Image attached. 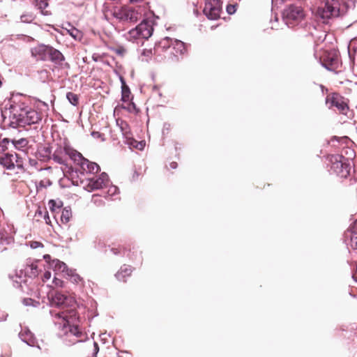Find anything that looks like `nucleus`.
I'll use <instances>...</instances> for the list:
<instances>
[{
    "label": "nucleus",
    "mask_w": 357,
    "mask_h": 357,
    "mask_svg": "<svg viewBox=\"0 0 357 357\" xmlns=\"http://www.w3.org/2000/svg\"><path fill=\"white\" fill-rule=\"evenodd\" d=\"M354 5L355 0H326L324 6L319 7L316 14L325 22L331 17L343 15Z\"/></svg>",
    "instance_id": "obj_1"
},
{
    "label": "nucleus",
    "mask_w": 357,
    "mask_h": 357,
    "mask_svg": "<svg viewBox=\"0 0 357 357\" xmlns=\"http://www.w3.org/2000/svg\"><path fill=\"white\" fill-rule=\"evenodd\" d=\"M11 112L15 121L8 123L10 127L16 128L17 126L24 127L26 125L38 123L42 116L37 111L31 109L23 105H16L11 107Z\"/></svg>",
    "instance_id": "obj_2"
},
{
    "label": "nucleus",
    "mask_w": 357,
    "mask_h": 357,
    "mask_svg": "<svg viewBox=\"0 0 357 357\" xmlns=\"http://www.w3.org/2000/svg\"><path fill=\"white\" fill-rule=\"evenodd\" d=\"M50 313L53 317L61 319V323L56 322L55 324H58L59 327L62 326V333L60 334L61 335L73 337V339L69 340L70 344L82 342L86 338V334L83 333L78 326L69 324V321L67 319L68 317L64 312H54L50 311Z\"/></svg>",
    "instance_id": "obj_3"
},
{
    "label": "nucleus",
    "mask_w": 357,
    "mask_h": 357,
    "mask_svg": "<svg viewBox=\"0 0 357 357\" xmlns=\"http://www.w3.org/2000/svg\"><path fill=\"white\" fill-rule=\"evenodd\" d=\"M113 16L120 22L135 23L142 16L141 9L124 6L115 8L112 12Z\"/></svg>",
    "instance_id": "obj_4"
},
{
    "label": "nucleus",
    "mask_w": 357,
    "mask_h": 357,
    "mask_svg": "<svg viewBox=\"0 0 357 357\" xmlns=\"http://www.w3.org/2000/svg\"><path fill=\"white\" fill-rule=\"evenodd\" d=\"M303 17V8L294 4L287 6L282 12V19L288 26H294L295 23L301 21Z\"/></svg>",
    "instance_id": "obj_5"
},
{
    "label": "nucleus",
    "mask_w": 357,
    "mask_h": 357,
    "mask_svg": "<svg viewBox=\"0 0 357 357\" xmlns=\"http://www.w3.org/2000/svg\"><path fill=\"white\" fill-rule=\"evenodd\" d=\"M153 28L151 20H144L135 29L128 32L130 38L133 39L144 38L148 39L153 34Z\"/></svg>",
    "instance_id": "obj_6"
},
{
    "label": "nucleus",
    "mask_w": 357,
    "mask_h": 357,
    "mask_svg": "<svg viewBox=\"0 0 357 357\" xmlns=\"http://www.w3.org/2000/svg\"><path fill=\"white\" fill-rule=\"evenodd\" d=\"M332 170L338 176L346 178L350 172V165L347 163V159L342 155H332L330 159Z\"/></svg>",
    "instance_id": "obj_7"
},
{
    "label": "nucleus",
    "mask_w": 357,
    "mask_h": 357,
    "mask_svg": "<svg viewBox=\"0 0 357 357\" xmlns=\"http://www.w3.org/2000/svg\"><path fill=\"white\" fill-rule=\"evenodd\" d=\"M51 306L58 307H73L75 304V298L63 294L61 292H55L50 297Z\"/></svg>",
    "instance_id": "obj_8"
},
{
    "label": "nucleus",
    "mask_w": 357,
    "mask_h": 357,
    "mask_svg": "<svg viewBox=\"0 0 357 357\" xmlns=\"http://www.w3.org/2000/svg\"><path fill=\"white\" fill-rule=\"evenodd\" d=\"M221 10L220 0H206L203 12L208 19L217 20L220 16Z\"/></svg>",
    "instance_id": "obj_9"
},
{
    "label": "nucleus",
    "mask_w": 357,
    "mask_h": 357,
    "mask_svg": "<svg viewBox=\"0 0 357 357\" xmlns=\"http://www.w3.org/2000/svg\"><path fill=\"white\" fill-rule=\"evenodd\" d=\"M50 46L40 44L31 50V56L37 60L47 61L49 59Z\"/></svg>",
    "instance_id": "obj_10"
},
{
    "label": "nucleus",
    "mask_w": 357,
    "mask_h": 357,
    "mask_svg": "<svg viewBox=\"0 0 357 357\" xmlns=\"http://www.w3.org/2000/svg\"><path fill=\"white\" fill-rule=\"evenodd\" d=\"M108 183V175L103 172L100 175L98 178H90L89 180L87 187L89 188V190H98L102 188L104 186H106Z\"/></svg>",
    "instance_id": "obj_11"
},
{
    "label": "nucleus",
    "mask_w": 357,
    "mask_h": 357,
    "mask_svg": "<svg viewBox=\"0 0 357 357\" xmlns=\"http://www.w3.org/2000/svg\"><path fill=\"white\" fill-rule=\"evenodd\" d=\"M16 159V153H5L0 155V164L7 169H13L14 160Z\"/></svg>",
    "instance_id": "obj_12"
},
{
    "label": "nucleus",
    "mask_w": 357,
    "mask_h": 357,
    "mask_svg": "<svg viewBox=\"0 0 357 357\" xmlns=\"http://www.w3.org/2000/svg\"><path fill=\"white\" fill-rule=\"evenodd\" d=\"M80 166L83 171L89 174H96L100 170V168L98 164L96 162H90L86 158H84V160L82 161Z\"/></svg>",
    "instance_id": "obj_13"
},
{
    "label": "nucleus",
    "mask_w": 357,
    "mask_h": 357,
    "mask_svg": "<svg viewBox=\"0 0 357 357\" xmlns=\"http://www.w3.org/2000/svg\"><path fill=\"white\" fill-rule=\"evenodd\" d=\"M23 276V271H16L14 274H9L8 278L12 281L13 285L15 288L22 287V282H26V280Z\"/></svg>",
    "instance_id": "obj_14"
},
{
    "label": "nucleus",
    "mask_w": 357,
    "mask_h": 357,
    "mask_svg": "<svg viewBox=\"0 0 357 357\" xmlns=\"http://www.w3.org/2000/svg\"><path fill=\"white\" fill-rule=\"evenodd\" d=\"M346 236L350 238V245L357 250V220L354 222V225L346 233Z\"/></svg>",
    "instance_id": "obj_15"
},
{
    "label": "nucleus",
    "mask_w": 357,
    "mask_h": 357,
    "mask_svg": "<svg viewBox=\"0 0 357 357\" xmlns=\"http://www.w3.org/2000/svg\"><path fill=\"white\" fill-rule=\"evenodd\" d=\"M19 336L21 338V340L23 342H26L28 345H34L35 337H33V333L29 331V329L26 328H22L19 333Z\"/></svg>",
    "instance_id": "obj_16"
},
{
    "label": "nucleus",
    "mask_w": 357,
    "mask_h": 357,
    "mask_svg": "<svg viewBox=\"0 0 357 357\" xmlns=\"http://www.w3.org/2000/svg\"><path fill=\"white\" fill-rule=\"evenodd\" d=\"M116 125L121 130L122 135L124 136L125 138H126L128 141L133 140L129 126L127 123V122L121 119H117Z\"/></svg>",
    "instance_id": "obj_17"
},
{
    "label": "nucleus",
    "mask_w": 357,
    "mask_h": 357,
    "mask_svg": "<svg viewBox=\"0 0 357 357\" xmlns=\"http://www.w3.org/2000/svg\"><path fill=\"white\" fill-rule=\"evenodd\" d=\"M64 151L66 154L69 155L72 160H73L75 162H77L79 165H81L82 161L84 160V158L79 152L69 146H65Z\"/></svg>",
    "instance_id": "obj_18"
},
{
    "label": "nucleus",
    "mask_w": 357,
    "mask_h": 357,
    "mask_svg": "<svg viewBox=\"0 0 357 357\" xmlns=\"http://www.w3.org/2000/svg\"><path fill=\"white\" fill-rule=\"evenodd\" d=\"M49 59L52 62L56 63H60L61 61L64 60V56L62 53L58 50L54 49V47L50 46V52H49Z\"/></svg>",
    "instance_id": "obj_19"
},
{
    "label": "nucleus",
    "mask_w": 357,
    "mask_h": 357,
    "mask_svg": "<svg viewBox=\"0 0 357 357\" xmlns=\"http://www.w3.org/2000/svg\"><path fill=\"white\" fill-rule=\"evenodd\" d=\"M50 266L56 272V274H58L59 273H66L67 274L70 271L67 268V266L65 263L58 259L53 260L51 262Z\"/></svg>",
    "instance_id": "obj_20"
},
{
    "label": "nucleus",
    "mask_w": 357,
    "mask_h": 357,
    "mask_svg": "<svg viewBox=\"0 0 357 357\" xmlns=\"http://www.w3.org/2000/svg\"><path fill=\"white\" fill-rule=\"evenodd\" d=\"M331 106H334L342 114H346L349 110V107L342 100L338 98H333L331 101Z\"/></svg>",
    "instance_id": "obj_21"
},
{
    "label": "nucleus",
    "mask_w": 357,
    "mask_h": 357,
    "mask_svg": "<svg viewBox=\"0 0 357 357\" xmlns=\"http://www.w3.org/2000/svg\"><path fill=\"white\" fill-rule=\"evenodd\" d=\"M24 277L28 276L29 278H36L38 274V266L36 262H32L29 264H26L24 270Z\"/></svg>",
    "instance_id": "obj_22"
},
{
    "label": "nucleus",
    "mask_w": 357,
    "mask_h": 357,
    "mask_svg": "<svg viewBox=\"0 0 357 357\" xmlns=\"http://www.w3.org/2000/svg\"><path fill=\"white\" fill-rule=\"evenodd\" d=\"M131 273V267L130 266L123 265L115 275L118 280L124 281L126 277L130 275Z\"/></svg>",
    "instance_id": "obj_23"
},
{
    "label": "nucleus",
    "mask_w": 357,
    "mask_h": 357,
    "mask_svg": "<svg viewBox=\"0 0 357 357\" xmlns=\"http://www.w3.org/2000/svg\"><path fill=\"white\" fill-rule=\"evenodd\" d=\"M172 45L176 54H183L186 52L185 44L181 40L174 39Z\"/></svg>",
    "instance_id": "obj_24"
},
{
    "label": "nucleus",
    "mask_w": 357,
    "mask_h": 357,
    "mask_svg": "<svg viewBox=\"0 0 357 357\" xmlns=\"http://www.w3.org/2000/svg\"><path fill=\"white\" fill-rule=\"evenodd\" d=\"M36 6L44 15H50V13L46 10L48 6V0H35Z\"/></svg>",
    "instance_id": "obj_25"
},
{
    "label": "nucleus",
    "mask_w": 357,
    "mask_h": 357,
    "mask_svg": "<svg viewBox=\"0 0 357 357\" xmlns=\"http://www.w3.org/2000/svg\"><path fill=\"white\" fill-rule=\"evenodd\" d=\"M172 41H174V39L166 37L159 42L158 46L162 50H166L172 46Z\"/></svg>",
    "instance_id": "obj_26"
},
{
    "label": "nucleus",
    "mask_w": 357,
    "mask_h": 357,
    "mask_svg": "<svg viewBox=\"0 0 357 357\" xmlns=\"http://www.w3.org/2000/svg\"><path fill=\"white\" fill-rule=\"evenodd\" d=\"M66 98L73 105L76 106L78 105L79 97L77 94L73 92H68L66 94Z\"/></svg>",
    "instance_id": "obj_27"
},
{
    "label": "nucleus",
    "mask_w": 357,
    "mask_h": 357,
    "mask_svg": "<svg viewBox=\"0 0 357 357\" xmlns=\"http://www.w3.org/2000/svg\"><path fill=\"white\" fill-rule=\"evenodd\" d=\"M121 82L123 84V85H122V100L128 101L129 100V96H130V89L127 86H126L125 82L122 78H121Z\"/></svg>",
    "instance_id": "obj_28"
},
{
    "label": "nucleus",
    "mask_w": 357,
    "mask_h": 357,
    "mask_svg": "<svg viewBox=\"0 0 357 357\" xmlns=\"http://www.w3.org/2000/svg\"><path fill=\"white\" fill-rule=\"evenodd\" d=\"M68 33L75 40H80L82 36V33L75 27L68 29Z\"/></svg>",
    "instance_id": "obj_29"
},
{
    "label": "nucleus",
    "mask_w": 357,
    "mask_h": 357,
    "mask_svg": "<svg viewBox=\"0 0 357 357\" xmlns=\"http://www.w3.org/2000/svg\"><path fill=\"white\" fill-rule=\"evenodd\" d=\"M67 275L70 277V280L74 283H79L82 280L81 277L78 274L74 273L72 270L68 271Z\"/></svg>",
    "instance_id": "obj_30"
},
{
    "label": "nucleus",
    "mask_w": 357,
    "mask_h": 357,
    "mask_svg": "<svg viewBox=\"0 0 357 357\" xmlns=\"http://www.w3.org/2000/svg\"><path fill=\"white\" fill-rule=\"evenodd\" d=\"M34 15L32 13H27L21 15L20 19L22 22L30 23L34 20Z\"/></svg>",
    "instance_id": "obj_31"
},
{
    "label": "nucleus",
    "mask_w": 357,
    "mask_h": 357,
    "mask_svg": "<svg viewBox=\"0 0 357 357\" xmlns=\"http://www.w3.org/2000/svg\"><path fill=\"white\" fill-rule=\"evenodd\" d=\"M13 143L16 147H25L28 144V141L24 138H22L19 140H13Z\"/></svg>",
    "instance_id": "obj_32"
},
{
    "label": "nucleus",
    "mask_w": 357,
    "mask_h": 357,
    "mask_svg": "<svg viewBox=\"0 0 357 357\" xmlns=\"http://www.w3.org/2000/svg\"><path fill=\"white\" fill-rule=\"evenodd\" d=\"M17 167L18 169H22L23 167V162L21 158L16 153V159L14 160L13 169Z\"/></svg>",
    "instance_id": "obj_33"
},
{
    "label": "nucleus",
    "mask_w": 357,
    "mask_h": 357,
    "mask_svg": "<svg viewBox=\"0 0 357 357\" xmlns=\"http://www.w3.org/2000/svg\"><path fill=\"white\" fill-rule=\"evenodd\" d=\"M22 303L26 306H36V304H38V302L30 298H24Z\"/></svg>",
    "instance_id": "obj_34"
},
{
    "label": "nucleus",
    "mask_w": 357,
    "mask_h": 357,
    "mask_svg": "<svg viewBox=\"0 0 357 357\" xmlns=\"http://www.w3.org/2000/svg\"><path fill=\"white\" fill-rule=\"evenodd\" d=\"M52 158H53V160H54L56 162H57V163H59V164H61V165H64V164H65V161H64V160H63L61 156H59V155L56 153V152H54V153L53 154Z\"/></svg>",
    "instance_id": "obj_35"
},
{
    "label": "nucleus",
    "mask_w": 357,
    "mask_h": 357,
    "mask_svg": "<svg viewBox=\"0 0 357 357\" xmlns=\"http://www.w3.org/2000/svg\"><path fill=\"white\" fill-rule=\"evenodd\" d=\"M70 213L68 210L63 211L61 214V220L65 222H68L70 219Z\"/></svg>",
    "instance_id": "obj_36"
},
{
    "label": "nucleus",
    "mask_w": 357,
    "mask_h": 357,
    "mask_svg": "<svg viewBox=\"0 0 357 357\" xmlns=\"http://www.w3.org/2000/svg\"><path fill=\"white\" fill-rule=\"evenodd\" d=\"M91 136L96 139H100L101 141H104L105 140V138L103 137V135L101 134L100 132H97V131H93L91 132Z\"/></svg>",
    "instance_id": "obj_37"
},
{
    "label": "nucleus",
    "mask_w": 357,
    "mask_h": 357,
    "mask_svg": "<svg viewBox=\"0 0 357 357\" xmlns=\"http://www.w3.org/2000/svg\"><path fill=\"white\" fill-rule=\"evenodd\" d=\"M117 192H118V188L115 185H111L108 189L107 193L109 195L112 196V195L116 194Z\"/></svg>",
    "instance_id": "obj_38"
},
{
    "label": "nucleus",
    "mask_w": 357,
    "mask_h": 357,
    "mask_svg": "<svg viewBox=\"0 0 357 357\" xmlns=\"http://www.w3.org/2000/svg\"><path fill=\"white\" fill-rule=\"evenodd\" d=\"M227 12L231 15V14H234L235 12H236V8H235V6L234 5H228L227 6Z\"/></svg>",
    "instance_id": "obj_39"
},
{
    "label": "nucleus",
    "mask_w": 357,
    "mask_h": 357,
    "mask_svg": "<svg viewBox=\"0 0 357 357\" xmlns=\"http://www.w3.org/2000/svg\"><path fill=\"white\" fill-rule=\"evenodd\" d=\"M114 52H115L117 54L123 56V55L126 53V49H125L124 47H118V48L115 49V50H114Z\"/></svg>",
    "instance_id": "obj_40"
},
{
    "label": "nucleus",
    "mask_w": 357,
    "mask_h": 357,
    "mask_svg": "<svg viewBox=\"0 0 357 357\" xmlns=\"http://www.w3.org/2000/svg\"><path fill=\"white\" fill-rule=\"evenodd\" d=\"M42 246H43V245L40 242H38V241H32V242H31V248L36 249V248H38L42 247Z\"/></svg>",
    "instance_id": "obj_41"
},
{
    "label": "nucleus",
    "mask_w": 357,
    "mask_h": 357,
    "mask_svg": "<svg viewBox=\"0 0 357 357\" xmlns=\"http://www.w3.org/2000/svg\"><path fill=\"white\" fill-rule=\"evenodd\" d=\"M51 275H52V274L50 271H46L43 274V281L45 282V281L50 280L51 278Z\"/></svg>",
    "instance_id": "obj_42"
},
{
    "label": "nucleus",
    "mask_w": 357,
    "mask_h": 357,
    "mask_svg": "<svg viewBox=\"0 0 357 357\" xmlns=\"http://www.w3.org/2000/svg\"><path fill=\"white\" fill-rule=\"evenodd\" d=\"M53 282L54 283V284L56 286H59V287H61L62 284H63V281L56 277H54V278L53 280Z\"/></svg>",
    "instance_id": "obj_43"
},
{
    "label": "nucleus",
    "mask_w": 357,
    "mask_h": 357,
    "mask_svg": "<svg viewBox=\"0 0 357 357\" xmlns=\"http://www.w3.org/2000/svg\"><path fill=\"white\" fill-rule=\"evenodd\" d=\"M110 251L115 255H118L120 252L119 248H112L110 249Z\"/></svg>",
    "instance_id": "obj_44"
},
{
    "label": "nucleus",
    "mask_w": 357,
    "mask_h": 357,
    "mask_svg": "<svg viewBox=\"0 0 357 357\" xmlns=\"http://www.w3.org/2000/svg\"><path fill=\"white\" fill-rule=\"evenodd\" d=\"M6 241V238L3 234H0V243H3Z\"/></svg>",
    "instance_id": "obj_45"
},
{
    "label": "nucleus",
    "mask_w": 357,
    "mask_h": 357,
    "mask_svg": "<svg viewBox=\"0 0 357 357\" xmlns=\"http://www.w3.org/2000/svg\"><path fill=\"white\" fill-rule=\"evenodd\" d=\"M170 167L172 169H176L177 167V163L176 162H172L170 163Z\"/></svg>",
    "instance_id": "obj_46"
},
{
    "label": "nucleus",
    "mask_w": 357,
    "mask_h": 357,
    "mask_svg": "<svg viewBox=\"0 0 357 357\" xmlns=\"http://www.w3.org/2000/svg\"><path fill=\"white\" fill-rule=\"evenodd\" d=\"M93 345H94V347H95V351H96V353H97L98 351V349H99L98 345V344L96 342H93Z\"/></svg>",
    "instance_id": "obj_47"
},
{
    "label": "nucleus",
    "mask_w": 357,
    "mask_h": 357,
    "mask_svg": "<svg viewBox=\"0 0 357 357\" xmlns=\"http://www.w3.org/2000/svg\"><path fill=\"white\" fill-rule=\"evenodd\" d=\"M1 114L2 117L3 118V123H5L6 122V117L4 116V114H3V112L2 111H1Z\"/></svg>",
    "instance_id": "obj_48"
},
{
    "label": "nucleus",
    "mask_w": 357,
    "mask_h": 357,
    "mask_svg": "<svg viewBox=\"0 0 357 357\" xmlns=\"http://www.w3.org/2000/svg\"><path fill=\"white\" fill-rule=\"evenodd\" d=\"M97 197H98V196H97V195H93V202H94L95 204H96V202H97V201H96V198H97Z\"/></svg>",
    "instance_id": "obj_49"
},
{
    "label": "nucleus",
    "mask_w": 357,
    "mask_h": 357,
    "mask_svg": "<svg viewBox=\"0 0 357 357\" xmlns=\"http://www.w3.org/2000/svg\"><path fill=\"white\" fill-rule=\"evenodd\" d=\"M337 59V58H332V59H331V62H332V63H333V62H335Z\"/></svg>",
    "instance_id": "obj_50"
},
{
    "label": "nucleus",
    "mask_w": 357,
    "mask_h": 357,
    "mask_svg": "<svg viewBox=\"0 0 357 357\" xmlns=\"http://www.w3.org/2000/svg\"><path fill=\"white\" fill-rule=\"evenodd\" d=\"M3 142H8V139H6V138H4V139H3Z\"/></svg>",
    "instance_id": "obj_51"
},
{
    "label": "nucleus",
    "mask_w": 357,
    "mask_h": 357,
    "mask_svg": "<svg viewBox=\"0 0 357 357\" xmlns=\"http://www.w3.org/2000/svg\"><path fill=\"white\" fill-rule=\"evenodd\" d=\"M272 1H273L274 0H272Z\"/></svg>",
    "instance_id": "obj_52"
}]
</instances>
